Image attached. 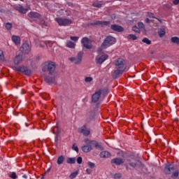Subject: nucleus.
<instances>
[{"mask_svg": "<svg viewBox=\"0 0 179 179\" xmlns=\"http://www.w3.org/2000/svg\"><path fill=\"white\" fill-rule=\"evenodd\" d=\"M42 71L48 74H42L45 83L48 85H57V64L54 62H46L42 67Z\"/></svg>", "mask_w": 179, "mask_h": 179, "instance_id": "nucleus-1", "label": "nucleus"}, {"mask_svg": "<svg viewBox=\"0 0 179 179\" xmlns=\"http://www.w3.org/2000/svg\"><path fill=\"white\" fill-rule=\"evenodd\" d=\"M116 43L115 38L108 36L105 38L103 43L101 45V48L102 50H106V48H108V47H111V45H113V44Z\"/></svg>", "mask_w": 179, "mask_h": 179, "instance_id": "nucleus-2", "label": "nucleus"}, {"mask_svg": "<svg viewBox=\"0 0 179 179\" xmlns=\"http://www.w3.org/2000/svg\"><path fill=\"white\" fill-rule=\"evenodd\" d=\"M83 51H80L76 57H71L69 58V61L75 65H80L82 64V59H83Z\"/></svg>", "mask_w": 179, "mask_h": 179, "instance_id": "nucleus-3", "label": "nucleus"}, {"mask_svg": "<svg viewBox=\"0 0 179 179\" xmlns=\"http://www.w3.org/2000/svg\"><path fill=\"white\" fill-rule=\"evenodd\" d=\"M55 21L58 23L59 26H69V24L73 23L72 20L68 18L57 17L55 18Z\"/></svg>", "mask_w": 179, "mask_h": 179, "instance_id": "nucleus-4", "label": "nucleus"}, {"mask_svg": "<svg viewBox=\"0 0 179 179\" xmlns=\"http://www.w3.org/2000/svg\"><path fill=\"white\" fill-rule=\"evenodd\" d=\"M15 71H16L17 72H21L22 73H24V75H27V76H31V71L24 66H20L18 67H15Z\"/></svg>", "mask_w": 179, "mask_h": 179, "instance_id": "nucleus-5", "label": "nucleus"}, {"mask_svg": "<svg viewBox=\"0 0 179 179\" xmlns=\"http://www.w3.org/2000/svg\"><path fill=\"white\" fill-rule=\"evenodd\" d=\"M115 65L117 69H122L125 71L127 66L125 65V60L124 59L119 58L115 62Z\"/></svg>", "mask_w": 179, "mask_h": 179, "instance_id": "nucleus-6", "label": "nucleus"}, {"mask_svg": "<svg viewBox=\"0 0 179 179\" xmlns=\"http://www.w3.org/2000/svg\"><path fill=\"white\" fill-rule=\"evenodd\" d=\"M20 51L22 54H29L31 51V45L29 44V42H24L20 47Z\"/></svg>", "mask_w": 179, "mask_h": 179, "instance_id": "nucleus-7", "label": "nucleus"}, {"mask_svg": "<svg viewBox=\"0 0 179 179\" xmlns=\"http://www.w3.org/2000/svg\"><path fill=\"white\" fill-rule=\"evenodd\" d=\"M94 115H95L94 110H91L87 113L85 115V122H87V124L92 122V121L94 120Z\"/></svg>", "mask_w": 179, "mask_h": 179, "instance_id": "nucleus-8", "label": "nucleus"}, {"mask_svg": "<svg viewBox=\"0 0 179 179\" xmlns=\"http://www.w3.org/2000/svg\"><path fill=\"white\" fill-rule=\"evenodd\" d=\"M127 160L128 162V164H125V167L127 171L129 170V166L130 167H132V169L138 167V162L136 161H132L131 158H127Z\"/></svg>", "mask_w": 179, "mask_h": 179, "instance_id": "nucleus-9", "label": "nucleus"}, {"mask_svg": "<svg viewBox=\"0 0 179 179\" xmlns=\"http://www.w3.org/2000/svg\"><path fill=\"white\" fill-rule=\"evenodd\" d=\"M100 97H101V90L96 91L94 94L92 96V103H97L99 100H100Z\"/></svg>", "mask_w": 179, "mask_h": 179, "instance_id": "nucleus-10", "label": "nucleus"}, {"mask_svg": "<svg viewBox=\"0 0 179 179\" xmlns=\"http://www.w3.org/2000/svg\"><path fill=\"white\" fill-rule=\"evenodd\" d=\"M91 26H101V27H104V26H108L110 24V22L108 21H94L90 23Z\"/></svg>", "mask_w": 179, "mask_h": 179, "instance_id": "nucleus-11", "label": "nucleus"}, {"mask_svg": "<svg viewBox=\"0 0 179 179\" xmlns=\"http://www.w3.org/2000/svg\"><path fill=\"white\" fill-rule=\"evenodd\" d=\"M81 43H83V47L87 48V50H91L92 45H90V40L87 37H84L81 40Z\"/></svg>", "mask_w": 179, "mask_h": 179, "instance_id": "nucleus-12", "label": "nucleus"}, {"mask_svg": "<svg viewBox=\"0 0 179 179\" xmlns=\"http://www.w3.org/2000/svg\"><path fill=\"white\" fill-rule=\"evenodd\" d=\"M29 17L32 20H38L40 17H41V15L38 13L31 11L28 14Z\"/></svg>", "mask_w": 179, "mask_h": 179, "instance_id": "nucleus-13", "label": "nucleus"}, {"mask_svg": "<svg viewBox=\"0 0 179 179\" xmlns=\"http://www.w3.org/2000/svg\"><path fill=\"white\" fill-rule=\"evenodd\" d=\"M78 131L80 134H83L84 136H89L90 135V130H87L86 124H84L83 127H81Z\"/></svg>", "mask_w": 179, "mask_h": 179, "instance_id": "nucleus-14", "label": "nucleus"}, {"mask_svg": "<svg viewBox=\"0 0 179 179\" xmlns=\"http://www.w3.org/2000/svg\"><path fill=\"white\" fill-rule=\"evenodd\" d=\"M125 163V159L122 158H114L111 159L112 164H116V166H121V164H124Z\"/></svg>", "mask_w": 179, "mask_h": 179, "instance_id": "nucleus-15", "label": "nucleus"}, {"mask_svg": "<svg viewBox=\"0 0 179 179\" xmlns=\"http://www.w3.org/2000/svg\"><path fill=\"white\" fill-rule=\"evenodd\" d=\"M174 171V165L171 164H166L164 172L166 174H170L171 173H173Z\"/></svg>", "mask_w": 179, "mask_h": 179, "instance_id": "nucleus-16", "label": "nucleus"}, {"mask_svg": "<svg viewBox=\"0 0 179 179\" xmlns=\"http://www.w3.org/2000/svg\"><path fill=\"white\" fill-rule=\"evenodd\" d=\"M108 58V56L107 55H102L101 57H96L95 61L96 64H103Z\"/></svg>", "mask_w": 179, "mask_h": 179, "instance_id": "nucleus-17", "label": "nucleus"}, {"mask_svg": "<svg viewBox=\"0 0 179 179\" xmlns=\"http://www.w3.org/2000/svg\"><path fill=\"white\" fill-rule=\"evenodd\" d=\"M15 9L22 15H24L29 12V9L23 8L22 5L17 6Z\"/></svg>", "mask_w": 179, "mask_h": 179, "instance_id": "nucleus-18", "label": "nucleus"}, {"mask_svg": "<svg viewBox=\"0 0 179 179\" xmlns=\"http://www.w3.org/2000/svg\"><path fill=\"white\" fill-rule=\"evenodd\" d=\"M110 28L113 31H117L118 33H121L124 30L122 27L117 24H112Z\"/></svg>", "mask_w": 179, "mask_h": 179, "instance_id": "nucleus-19", "label": "nucleus"}, {"mask_svg": "<svg viewBox=\"0 0 179 179\" xmlns=\"http://www.w3.org/2000/svg\"><path fill=\"white\" fill-rule=\"evenodd\" d=\"M124 72H125V70L117 69V70L114 71L113 74V77L115 79L118 78V76H120V75H122V73H124Z\"/></svg>", "mask_w": 179, "mask_h": 179, "instance_id": "nucleus-20", "label": "nucleus"}, {"mask_svg": "<svg viewBox=\"0 0 179 179\" xmlns=\"http://www.w3.org/2000/svg\"><path fill=\"white\" fill-rule=\"evenodd\" d=\"M11 40L15 43V45H20V36L13 35L11 37Z\"/></svg>", "mask_w": 179, "mask_h": 179, "instance_id": "nucleus-21", "label": "nucleus"}, {"mask_svg": "<svg viewBox=\"0 0 179 179\" xmlns=\"http://www.w3.org/2000/svg\"><path fill=\"white\" fill-rule=\"evenodd\" d=\"M81 149L83 152H85V153H89V152H92L93 148L90 144H87L83 145Z\"/></svg>", "mask_w": 179, "mask_h": 179, "instance_id": "nucleus-22", "label": "nucleus"}, {"mask_svg": "<svg viewBox=\"0 0 179 179\" xmlns=\"http://www.w3.org/2000/svg\"><path fill=\"white\" fill-rule=\"evenodd\" d=\"M22 61H23V56L22 55H18L14 59V64L15 65H19Z\"/></svg>", "mask_w": 179, "mask_h": 179, "instance_id": "nucleus-23", "label": "nucleus"}, {"mask_svg": "<svg viewBox=\"0 0 179 179\" xmlns=\"http://www.w3.org/2000/svg\"><path fill=\"white\" fill-rule=\"evenodd\" d=\"M90 143H91V145L94 146V148H96V149H100L101 150H103V145H101V144L99 143L97 141H90Z\"/></svg>", "mask_w": 179, "mask_h": 179, "instance_id": "nucleus-24", "label": "nucleus"}, {"mask_svg": "<svg viewBox=\"0 0 179 179\" xmlns=\"http://www.w3.org/2000/svg\"><path fill=\"white\" fill-rule=\"evenodd\" d=\"M111 156V154L110 153V152L108 151H102L100 153V157H101L102 159H107L108 157H110Z\"/></svg>", "mask_w": 179, "mask_h": 179, "instance_id": "nucleus-25", "label": "nucleus"}, {"mask_svg": "<svg viewBox=\"0 0 179 179\" xmlns=\"http://www.w3.org/2000/svg\"><path fill=\"white\" fill-rule=\"evenodd\" d=\"M66 47H68L69 48H75V47H76V43H75L71 41H67Z\"/></svg>", "mask_w": 179, "mask_h": 179, "instance_id": "nucleus-26", "label": "nucleus"}, {"mask_svg": "<svg viewBox=\"0 0 179 179\" xmlns=\"http://www.w3.org/2000/svg\"><path fill=\"white\" fill-rule=\"evenodd\" d=\"M158 35L159 36V37L162 38L163 37H164V36H166V29L164 28H161L159 31H158Z\"/></svg>", "mask_w": 179, "mask_h": 179, "instance_id": "nucleus-27", "label": "nucleus"}, {"mask_svg": "<svg viewBox=\"0 0 179 179\" xmlns=\"http://www.w3.org/2000/svg\"><path fill=\"white\" fill-rule=\"evenodd\" d=\"M66 163L68 164H75V163H76V157H69L67 159Z\"/></svg>", "mask_w": 179, "mask_h": 179, "instance_id": "nucleus-28", "label": "nucleus"}, {"mask_svg": "<svg viewBox=\"0 0 179 179\" xmlns=\"http://www.w3.org/2000/svg\"><path fill=\"white\" fill-rule=\"evenodd\" d=\"M64 161H65V157L64 155H61L57 158V164L61 165L62 164V163H64Z\"/></svg>", "mask_w": 179, "mask_h": 179, "instance_id": "nucleus-29", "label": "nucleus"}, {"mask_svg": "<svg viewBox=\"0 0 179 179\" xmlns=\"http://www.w3.org/2000/svg\"><path fill=\"white\" fill-rule=\"evenodd\" d=\"M127 38L128 40H133L134 41H135V40H138V37L132 34L127 36Z\"/></svg>", "mask_w": 179, "mask_h": 179, "instance_id": "nucleus-30", "label": "nucleus"}, {"mask_svg": "<svg viewBox=\"0 0 179 179\" xmlns=\"http://www.w3.org/2000/svg\"><path fill=\"white\" fill-rule=\"evenodd\" d=\"M78 174H79V172L78 171L73 172L70 176H69V178L71 179H73V178H76V177H78Z\"/></svg>", "mask_w": 179, "mask_h": 179, "instance_id": "nucleus-31", "label": "nucleus"}, {"mask_svg": "<svg viewBox=\"0 0 179 179\" xmlns=\"http://www.w3.org/2000/svg\"><path fill=\"white\" fill-rule=\"evenodd\" d=\"M171 41L173 43V44H179V38L177 36H173L171 38Z\"/></svg>", "mask_w": 179, "mask_h": 179, "instance_id": "nucleus-32", "label": "nucleus"}, {"mask_svg": "<svg viewBox=\"0 0 179 179\" xmlns=\"http://www.w3.org/2000/svg\"><path fill=\"white\" fill-rule=\"evenodd\" d=\"M143 43H145L148 45H150L152 44V41L149 40L148 38H144L142 40Z\"/></svg>", "mask_w": 179, "mask_h": 179, "instance_id": "nucleus-33", "label": "nucleus"}, {"mask_svg": "<svg viewBox=\"0 0 179 179\" xmlns=\"http://www.w3.org/2000/svg\"><path fill=\"white\" fill-rule=\"evenodd\" d=\"M122 177V174L117 173L113 175V178L114 179H120Z\"/></svg>", "mask_w": 179, "mask_h": 179, "instance_id": "nucleus-34", "label": "nucleus"}, {"mask_svg": "<svg viewBox=\"0 0 179 179\" xmlns=\"http://www.w3.org/2000/svg\"><path fill=\"white\" fill-rule=\"evenodd\" d=\"M132 30H133V31H135V33H137V34H139V33H141V29H140V28H138V27H136V26L133 27Z\"/></svg>", "mask_w": 179, "mask_h": 179, "instance_id": "nucleus-35", "label": "nucleus"}, {"mask_svg": "<svg viewBox=\"0 0 179 179\" xmlns=\"http://www.w3.org/2000/svg\"><path fill=\"white\" fill-rule=\"evenodd\" d=\"M87 166L90 167V169H94V167H96V164L92 162H88Z\"/></svg>", "mask_w": 179, "mask_h": 179, "instance_id": "nucleus-36", "label": "nucleus"}, {"mask_svg": "<svg viewBox=\"0 0 179 179\" xmlns=\"http://www.w3.org/2000/svg\"><path fill=\"white\" fill-rule=\"evenodd\" d=\"M10 178L12 179H17V175H16L15 172H12L10 175H9Z\"/></svg>", "mask_w": 179, "mask_h": 179, "instance_id": "nucleus-37", "label": "nucleus"}, {"mask_svg": "<svg viewBox=\"0 0 179 179\" xmlns=\"http://www.w3.org/2000/svg\"><path fill=\"white\" fill-rule=\"evenodd\" d=\"M137 26L138 27V29H145V24H143V22H139L137 23Z\"/></svg>", "mask_w": 179, "mask_h": 179, "instance_id": "nucleus-38", "label": "nucleus"}, {"mask_svg": "<svg viewBox=\"0 0 179 179\" xmlns=\"http://www.w3.org/2000/svg\"><path fill=\"white\" fill-rule=\"evenodd\" d=\"M92 6H94V8H101V6H103V4L94 2L92 3Z\"/></svg>", "mask_w": 179, "mask_h": 179, "instance_id": "nucleus-39", "label": "nucleus"}, {"mask_svg": "<svg viewBox=\"0 0 179 179\" xmlns=\"http://www.w3.org/2000/svg\"><path fill=\"white\" fill-rule=\"evenodd\" d=\"M92 81H93V78L92 77H85V82H86L87 83H89Z\"/></svg>", "mask_w": 179, "mask_h": 179, "instance_id": "nucleus-40", "label": "nucleus"}, {"mask_svg": "<svg viewBox=\"0 0 179 179\" xmlns=\"http://www.w3.org/2000/svg\"><path fill=\"white\" fill-rule=\"evenodd\" d=\"M6 28L7 29V30H10L12 29V23L7 22L6 24Z\"/></svg>", "mask_w": 179, "mask_h": 179, "instance_id": "nucleus-41", "label": "nucleus"}, {"mask_svg": "<svg viewBox=\"0 0 179 179\" xmlns=\"http://www.w3.org/2000/svg\"><path fill=\"white\" fill-rule=\"evenodd\" d=\"M78 164H82V162H83V159L82 157H78L76 160Z\"/></svg>", "mask_w": 179, "mask_h": 179, "instance_id": "nucleus-42", "label": "nucleus"}, {"mask_svg": "<svg viewBox=\"0 0 179 179\" xmlns=\"http://www.w3.org/2000/svg\"><path fill=\"white\" fill-rule=\"evenodd\" d=\"M73 150H75V152H79V148H78V145H76L75 144L73 145L72 146Z\"/></svg>", "mask_w": 179, "mask_h": 179, "instance_id": "nucleus-43", "label": "nucleus"}, {"mask_svg": "<svg viewBox=\"0 0 179 179\" xmlns=\"http://www.w3.org/2000/svg\"><path fill=\"white\" fill-rule=\"evenodd\" d=\"M0 61H5V56H3V51H1Z\"/></svg>", "mask_w": 179, "mask_h": 179, "instance_id": "nucleus-44", "label": "nucleus"}, {"mask_svg": "<svg viewBox=\"0 0 179 179\" xmlns=\"http://www.w3.org/2000/svg\"><path fill=\"white\" fill-rule=\"evenodd\" d=\"M70 38L72 40V41H78V40H79L78 36H71Z\"/></svg>", "mask_w": 179, "mask_h": 179, "instance_id": "nucleus-45", "label": "nucleus"}, {"mask_svg": "<svg viewBox=\"0 0 179 179\" xmlns=\"http://www.w3.org/2000/svg\"><path fill=\"white\" fill-rule=\"evenodd\" d=\"M178 176V171H175L173 174H172V178H177V176Z\"/></svg>", "mask_w": 179, "mask_h": 179, "instance_id": "nucleus-46", "label": "nucleus"}, {"mask_svg": "<svg viewBox=\"0 0 179 179\" xmlns=\"http://www.w3.org/2000/svg\"><path fill=\"white\" fill-rule=\"evenodd\" d=\"M92 141L89 140V138H86V139H85V141H84L85 143H87V145H92V143H90V142H92Z\"/></svg>", "mask_w": 179, "mask_h": 179, "instance_id": "nucleus-47", "label": "nucleus"}, {"mask_svg": "<svg viewBox=\"0 0 179 179\" xmlns=\"http://www.w3.org/2000/svg\"><path fill=\"white\" fill-rule=\"evenodd\" d=\"M148 15L149 17H152V19H156V17H155V14H153L152 13H148Z\"/></svg>", "mask_w": 179, "mask_h": 179, "instance_id": "nucleus-48", "label": "nucleus"}, {"mask_svg": "<svg viewBox=\"0 0 179 179\" xmlns=\"http://www.w3.org/2000/svg\"><path fill=\"white\" fill-rule=\"evenodd\" d=\"M173 5H178L179 0H173Z\"/></svg>", "mask_w": 179, "mask_h": 179, "instance_id": "nucleus-49", "label": "nucleus"}, {"mask_svg": "<svg viewBox=\"0 0 179 179\" xmlns=\"http://www.w3.org/2000/svg\"><path fill=\"white\" fill-rule=\"evenodd\" d=\"M86 173H87V174H92V170L89 169H86Z\"/></svg>", "mask_w": 179, "mask_h": 179, "instance_id": "nucleus-50", "label": "nucleus"}, {"mask_svg": "<svg viewBox=\"0 0 179 179\" xmlns=\"http://www.w3.org/2000/svg\"><path fill=\"white\" fill-rule=\"evenodd\" d=\"M145 23L149 24L150 23V20L149 18L145 19Z\"/></svg>", "mask_w": 179, "mask_h": 179, "instance_id": "nucleus-51", "label": "nucleus"}, {"mask_svg": "<svg viewBox=\"0 0 179 179\" xmlns=\"http://www.w3.org/2000/svg\"><path fill=\"white\" fill-rule=\"evenodd\" d=\"M22 178H27V175H26V174L23 175Z\"/></svg>", "mask_w": 179, "mask_h": 179, "instance_id": "nucleus-52", "label": "nucleus"}, {"mask_svg": "<svg viewBox=\"0 0 179 179\" xmlns=\"http://www.w3.org/2000/svg\"><path fill=\"white\" fill-rule=\"evenodd\" d=\"M42 23L44 24V26H47V24H45V21H42Z\"/></svg>", "mask_w": 179, "mask_h": 179, "instance_id": "nucleus-53", "label": "nucleus"}, {"mask_svg": "<svg viewBox=\"0 0 179 179\" xmlns=\"http://www.w3.org/2000/svg\"><path fill=\"white\" fill-rule=\"evenodd\" d=\"M20 1H24V0H20Z\"/></svg>", "mask_w": 179, "mask_h": 179, "instance_id": "nucleus-54", "label": "nucleus"}, {"mask_svg": "<svg viewBox=\"0 0 179 179\" xmlns=\"http://www.w3.org/2000/svg\"><path fill=\"white\" fill-rule=\"evenodd\" d=\"M44 178V177L43 176L41 179Z\"/></svg>", "mask_w": 179, "mask_h": 179, "instance_id": "nucleus-55", "label": "nucleus"}, {"mask_svg": "<svg viewBox=\"0 0 179 179\" xmlns=\"http://www.w3.org/2000/svg\"><path fill=\"white\" fill-rule=\"evenodd\" d=\"M119 1H122V0H119Z\"/></svg>", "mask_w": 179, "mask_h": 179, "instance_id": "nucleus-56", "label": "nucleus"}]
</instances>
